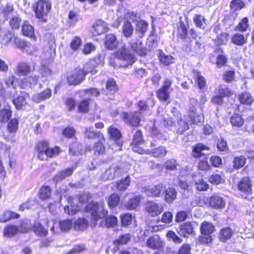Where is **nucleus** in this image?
Instances as JSON below:
<instances>
[{
  "label": "nucleus",
  "mask_w": 254,
  "mask_h": 254,
  "mask_svg": "<svg viewBox=\"0 0 254 254\" xmlns=\"http://www.w3.org/2000/svg\"><path fill=\"white\" fill-rule=\"evenodd\" d=\"M19 217V215L13 211L7 210L3 212V213L0 215V222H6L9 220L10 219L17 218Z\"/></svg>",
  "instance_id": "2f4dec72"
},
{
  "label": "nucleus",
  "mask_w": 254,
  "mask_h": 254,
  "mask_svg": "<svg viewBox=\"0 0 254 254\" xmlns=\"http://www.w3.org/2000/svg\"><path fill=\"white\" fill-rule=\"evenodd\" d=\"M93 71L92 69H87L85 71L81 67L76 68L72 70L70 74L67 77L66 81L69 85H77L84 79L85 75Z\"/></svg>",
  "instance_id": "20e7f679"
},
{
  "label": "nucleus",
  "mask_w": 254,
  "mask_h": 254,
  "mask_svg": "<svg viewBox=\"0 0 254 254\" xmlns=\"http://www.w3.org/2000/svg\"><path fill=\"white\" fill-rule=\"evenodd\" d=\"M49 144L48 142L41 141L38 142L37 144V149L38 152V157L39 159H43L46 156L43 154L44 150L48 149Z\"/></svg>",
  "instance_id": "c85d7f7f"
},
{
  "label": "nucleus",
  "mask_w": 254,
  "mask_h": 254,
  "mask_svg": "<svg viewBox=\"0 0 254 254\" xmlns=\"http://www.w3.org/2000/svg\"><path fill=\"white\" fill-rule=\"evenodd\" d=\"M51 8V2L47 0H39L35 7V12L38 18H41L43 22L47 21L45 17Z\"/></svg>",
  "instance_id": "7ed1b4c3"
},
{
  "label": "nucleus",
  "mask_w": 254,
  "mask_h": 254,
  "mask_svg": "<svg viewBox=\"0 0 254 254\" xmlns=\"http://www.w3.org/2000/svg\"><path fill=\"white\" fill-rule=\"evenodd\" d=\"M155 122L156 123H160L166 127H171L174 124V121L168 117L167 114L165 113L160 114L159 111H158V115Z\"/></svg>",
  "instance_id": "ddd939ff"
},
{
  "label": "nucleus",
  "mask_w": 254,
  "mask_h": 254,
  "mask_svg": "<svg viewBox=\"0 0 254 254\" xmlns=\"http://www.w3.org/2000/svg\"><path fill=\"white\" fill-rule=\"evenodd\" d=\"M240 191L246 193H251L252 192V185L250 179L248 177H244L239 182L238 185Z\"/></svg>",
  "instance_id": "2eb2a0df"
},
{
  "label": "nucleus",
  "mask_w": 254,
  "mask_h": 254,
  "mask_svg": "<svg viewBox=\"0 0 254 254\" xmlns=\"http://www.w3.org/2000/svg\"><path fill=\"white\" fill-rule=\"evenodd\" d=\"M32 230L38 236H45L48 234V230L39 222L35 221L32 226Z\"/></svg>",
  "instance_id": "bb28decb"
},
{
  "label": "nucleus",
  "mask_w": 254,
  "mask_h": 254,
  "mask_svg": "<svg viewBox=\"0 0 254 254\" xmlns=\"http://www.w3.org/2000/svg\"><path fill=\"white\" fill-rule=\"evenodd\" d=\"M120 200V196L116 193H113L109 196L107 201L108 206L110 208L115 207L119 204Z\"/></svg>",
  "instance_id": "a18cd8bd"
},
{
  "label": "nucleus",
  "mask_w": 254,
  "mask_h": 254,
  "mask_svg": "<svg viewBox=\"0 0 254 254\" xmlns=\"http://www.w3.org/2000/svg\"><path fill=\"white\" fill-rule=\"evenodd\" d=\"M22 32L24 35L31 38L34 35L33 27L26 22H24L22 26Z\"/></svg>",
  "instance_id": "37998d69"
},
{
  "label": "nucleus",
  "mask_w": 254,
  "mask_h": 254,
  "mask_svg": "<svg viewBox=\"0 0 254 254\" xmlns=\"http://www.w3.org/2000/svg\"><path fill=\"white\" fill-rule=\"evenodd\" d=\"M177 194V192L174 188H168L165 190V200L168 203H172L176 198Z\"/></svg>",
  "instance_id": "473e14b6"
},
{
  "label": "nucleus",
  "mask_w": 254,
  "mask_h": 254,
  "mask_svg": "<svg viewBox=\"0 0 254 254\" xmlns=\"http://www.w3.org/2000/svg\"><path fill=\"white\" fill-rule=\"evenodd\" d=\"M235 76V72L234 70L225 71L223 75V79L225 82L229 83L234 80Z\"/></svg>",
  "instance_id": "338daca9"
},
{
  "label": "nucleus",
  "mask_w": 254,
  "mask_h": 254,
  "mask_svg": "<svg viewBox=\"0 0 254 254\" xmlns=\"http://www.w3.org/2000/svg\"><path fill=\"white\" fill-rule=\"evenodd\" d=\"M18 127V122L16 119H13L8 123L7 128L9 132L14 133L16 132Z\"/></svg>",
  "instance_id": "864d4df0"
},
{
  "label": "nucleus",
  "mask_w": 254,
  "mask_h": 254,
  "mask_svg": "<svg viewBox=\"0 0 254 254\" xmlns=\"http://www.w3.org/2000/svg\"><path fill=\"white\" fill-rule=\"evenodd\" d=\"M29 97V94L26 92L23 91L21 92L20 95L13 100V103L15 108L20 110L27 104L26 98Z\"/></svg>",
  "instance_id": "dca6fc26"
},
{
  "label": "nucleus",
  "mask_w": 254,
  "mask_h": 254,
  "mask_svg": "<svg viewBox=\"0 0 254 254\" xmlns=\"http://www.w3.org/2000/svg\"><path fill=\"white\" fill-rule=\"evenodd\" d=\"M11 113L10 110L4 109L0 111V122L4 123L7 122L10 118Z\"/></svg>",
  "instance_id": "bf43d9fd"
},
{
  "label": "nucleus",
  "mask_w": 254,
  "mask_h": 254,
  "mask_svg": "<svg viewBox=\"0 0 254 254\" xmlns=\"http://www.w3.org/2000/svg\"><path fill=\"white\" fill-rule=\"evenodd\" d=\"M144 142L142 131L137 130L133 136L132 144H142Z\"/></svg>",
  "instance_id": "6e6d98bb"
},
{
  "label": "nucleus",
  "mask_w": 254,
  "mask_h": 254,
  "mask_svg": "<svg viewBox=\"0 0 254 254\" xmlns=\"http://www.w3.org/2000/svg\"><path fill=\"white\" fill-rule=\"evenodd\" d=\"M245 6L244 2L241 0H233L230 2V7L232 10H241Z\"/></svg>",
  "instance_id": "4d7b16f0"
},
{
  "label": "nucleus",
  "mask_w": 254,
  "mask_h": 254,
  "mask_svg": "<svg viewBox=\"0 0 254 254\" xmlns=\"http://www.w3.org/2000/svg\"><path fill=\"white\" fill-rule=\"evenodd\" d=\"M239 99L242 104L251 105L254 99L252 95L249 92H243L239 96Z\"/></svg>",
  "instance_id": "cd10ccee"
},
{
  "label": "nucleus",
  "mask_w": 254,
  "mask_h": 254,
  "mask_svg": "<svg viewBox=\"0 0 254 254\" xmlns=\"http://www.w3.org/2000/svg\"><path fill=\"white\" fill-rule=\"evenodd\" d=\"M214 229V226L211 223L204 221L201 224L200 231L202 235H211Z\"/></svg>",
  "instance_id": "7c9ffc66"
},
{
  "label": "nucleus",
  "mask_w": 254,
  "mask_h": 254,
  "mask_svg": "<svg viewBox=\"0 0 254 254\" xmlns=\"http://www.w3.org/2000/svg\"><path fill=\"white\" fill-rule=\"evenodd\" d=\"M218 93L222 97H229L233 95L232 91L225 85H220L218 87Z\"/></svg>",
  "instance_id": "603ef678"
},
{
  "label": "nucleus",
  "mask_w": 254,
  "mask_h": 254,
  "mask_svg": "<svg viewBox=\"0 0 254 254\" xmlns=\"http://www.w3.org/2000/svg\"><path fill=\"white\" fill-rule=\"evenodd\" d=\"M165 188V187L163 184H160L146 190V194L148 196H158L164 190Z\"/></svg>",
  "instance_id": "a878e982"
},
{
  "label": "nucleus",
  "mask_w": 254,
  "mask_h": 254,
  "mask_svg": "<svg viewBox=\"0 0 254 254\" xmlns=\"http://www.w3.org/2000/svg\"><path fill=\"white\" fill-rule=\"evenodd\" d=\"M74 169L75 168L72 167L58 172L53 178L54 181L57 183L65 179L72 174Z\"/></svg>",
  "instance_id": "f3484780"
},
{
  "label": "nucleus",
  "mask_w": 254,
  "mask_h": 254,
  "mask_svg": "<svg viewBox=\"0 0 254 254\" xmlns=\"http://www.w3.org/2000/svg\"><path fill=\"white\" fill-rule=\"evenodd\" d=\"M85 137L89 139L98 138L99 140L104 139L103 135L100 131H96L93 127H86L84 131Z\"/></svg>",
  "instance_id": "4be33fe9"
},
{
  "label": "nucleus",
  "mask_w": 254,
  "mask_h": 254,
  "mask_svg": "<svg viewBox=\"0 0 254 254\" xmlns=\"http://www.w3.org/2000/svg\"><path fill=\"white\" fill-rule=\"evenodd\" d=\"M204 150H209L208 146H205L202 143H198L196 145L193 149L192 156L195 158H199L203 154L202 151Z\"/></svg>",
  "instance_id": "4c0bfd02"
},
{
  "label": "nucleus",
  "mask_w": 254,
  "mask_h": 254,
  "mask_svg": "<svg viewBox=\"0 0 254 254\" xmlns=\"http://www.w3.org/2000/svg\"><path fill=\"white\" fill-rule=\"evenodd\" d=\"M123 119L126 124L132 127L137 126L140 121L139 113L137 112L125 113L123 114Z\"/></svg>",
  "instance_id": "6e6552de"
},
{
  "label": "nucleus",
  "mask_w": 254,
  "mask_h": 254,
  "mask_svg": "<svg viewBox=\"0 0 254 254\" xmlns=\"http://www.w3.org/2000/svg\"><path fill=\"white\" fill-rule=\"evenodd\" d=\"M193 229L191 223L187 222L183 223L180 226L178 233L180 236L184 237H187L188 235L193 234Z\"/></svg>",
  "instance_id": "5701e85b"
},
{
  "label": "nucleus",
  "mask_w": 254,
  "mask_h": 254,
  "mask_svg": "<svg viewBox=\"0 0 254 254\" xmlns=\"http://www.w3.org/2000/svg\"><path fill=\"white\" fill-rule=\"evenodd\" d=\"M86 209L90 213L92 218L95 221L102 219L108 214V211L104 208L102 204L100 205L97 202L89 203L86 206Z\"/></svg>",
  "instance_id": "f03ea898"
},
{
  "label": "nucleus",
  "mask_w": 254,
  "mask_h": 254,
  "mask_svg": "<svg viewBox=\"0 0 254 254\" xmlns=\"http://www.w3.org/2000/svg\"><path fill=\"white\" fill-rule=\"evenodd\" d=\"M129 49L138 56L144 57L146 55L147 50L142 45V41L140 40H130L129 42Z\"/></svg>",
  "instance_id": "0eeeda50"
},
{
  "label": "nucleus",
  "mask_w": 254,
  "mask_h": 254,
  "mask_svg": "<svg viewBox=\"0 0 254 254\" xmlns=\"http://www.w3.org/2000/svg\"><path fill=\"white\" fill-rule=\"evenodd\" d=\"M139 197L136 196L131 198L127 201L126 204V207L127 209H134L139 205Z\"/></svg>",
  "instance_id": "8fccbe9b"
},
{
  "label": "nucleus",
  "mask_w": 254,
  "mask_h": 254,
  "mask_svg": "<svg viewBox=\"0 0 254 254\" xmlns=\"http://www.w3.org/2000/svg\"><path fill=\"white\" fill-rule=\"evenodd\" d=\"M197 101L194 99L190 101V105L189 108V116L191 123L197 125L203 121V116L200 109L197 110L198 107Z\"/></svg>",
  "instance_id": "39448f33"
},
{
  "label": "nucleus",
  "mask_w": 254,
  "mask_h": 254,
  "mask_svg": "<svg viewBox=\"0 0 254 254\" xmlns=\"http://www.w3.org/2000/svg\"><path fill=\"white\" fill-rule=\"evenodd\" d=\"M154 105V101L148 99L147 101H140L138 103V107L141 112L148 110L150 107H153Z\"/></svg>",
  "instance_id": "a19ab883"
},
{
  "label": "nucleus",
  "mask_w": 254,
  "mask_h": 254,
  "mask_svg": "<svg viewBox=\"0 0 254 254\" xmlns=\"http://www.w3.org/2000/svg\"><path fill=\"white\" fill-rule=\"evenodd\" d=\"M105 46L109 50H114L118 46L117 38L113 34H107L105 38Z\"/></svg>",
  "instance_id": "aec40b11"
},
{
  "label": "nucleus",
  "mask_w": 254,
  "mask_h": 254,
  "mask_svg": "<svg viewBox=\"0 0 254 254\" xmlns=\"http://www.w3.org/2000/svg\"><path fill=\"white\" fill-rule=\"evenodd\" d=\"M108 132L109 134L110 138L114 140L117 145L120 147V149H121L123 142L121 140L122 135L120 130L116 127H110L108 129Z\"/></svg>",
  "instance_id": "9b49d317"
},
{
  "label": "nucleus",
  "mask_w": 254,
  "mask_h": 254,
  "mask_svg": "<svg viewBox=\"0 0 254 254\" xmlns=\"http://www.w3.org/2000/svg\"><path fill=\"white\" fill-rule=\"evenodd\" d=\"M135 57L128 53L126 46L124 45L121 49L119 50L114 61L111 60L109 64L116 68L117 67H127L132 65L135 62Z\"/></svg>",
  "instance_id": "f257e3e1"
},
{
  "label": "nucleus",
  "mask_w": 254,
  "mask_h": 254,
  "mask_svg": "<svg viewBox=\"0 0 254 254\" xmlns=\"http://www.w3.org/2000/svg\"><path fill=\"white\" fill-rule=\"evenodd\" d=\"M146 210L152 217L160 214L163 211V207L161 204L152 201L146 203Z\"/></svg>",
  "instance_id": "9d476101"
},
{
  "label": "nucleus",
  "mask_w": 254,
  "mask_h": 254,
  "mask_svg": "<svg viewBox=\"0 0 254 254\" xmlns=\"http://www.w3.org/2000/svg\"><path fill=\"white\" fill-rule=\"evenodd\" d=\"M157 96L162 101H166L170 97V91L161 87L157 91Z\"/></svg>",
  "instance_id": "680f3d73"
},
{
  "label": "nucleus",
  "mask_w": 254,
  "mask_h": 254,
  "mask_svg": "<svg viewBox=\"0 0 254 254\" xmlns=\"http://www.w3.org/2000/svg\"><path fill=\"white\" fill-rule=\"evenodd\" d=\"M130 184V178L127 177L125 179L120 181L117 183L116 187L119 190L124 191Z\"/></svg>",
  "instance_id": "09e8293b"
},
{
  "label": "nucleus",
  "mask_w": 254,
  "mask_h": 254,
  "mask_svg": "<svg viewBox=\"0 0 254 254\" xmlns=\"http://www.w3.org/2000/svg\"><path fill=\"white\" fill-rule=\"evenodd\" d=\"M72 223L71 220L69 219L61 221L59 226L63 232H66L70 230L72 227Z\"/></svg>",
  "instance_id": "5fc2aeb1"
},
{
  "label": "nucleus",
  "mask_w": 254,
  "mask_h": 254,
  "mask_svg": "<svg viewBox=\"0 0 254 254\" xmlns=\"http://www.w3.org/2000/svg\"><path fill=\"white\" fill-rule=\"evenodd\" d=\"M248 22L249 20L247 17L243 18L236 27V30L240 32L246 31L249 26Z\"/></svg>",
  "instance_id": "e2e57ef3"
},
{
  "label": "nucleus",
  "mask_w": 254,
  "mask_h": 254,
  "mask_svg": "<svg viewBox=\"0 0 254 254\" xmlns=\"http://www.w3.org/2000/svg\"><path fill=\"white\" fill-rule=\"evenodd\" d=\"M32 71V68L29 64L25 62H21L17 65L15 73L18 76H25Z\"/></svg>",
  "instance_id": "f8f14e48"
},
{
  "label": "nucleus",
  "mask_w": 254,
  "mask_h": 254,
  "mask_svg": "<svg viewBox=\"0 0 254 254\" xmlns=\"http://www.w3.org/2000/svg\"><path fill=\"white\" fill-rule=\"evenodd\" d=\"M118 224V219L114 216H109L106 217L105 219V226L107 228L115 227Z\"/></svg>",
  "instance_id": "052dcab7"
},
{
  "label": "nucleus",
  "mask_w": 254,
  "mask_h": 254,
  "mask_svg": "<svg viewBox=\"0 0 254 254\" xmlns=\"http://www.w3.org/2000/svg\"><path fill=\"white\" fill-rule=\"evenodd\" d=\"M148 23L143 20H139L136 22L135 27V34L137 35V37L142 38L147 29Z\"/></svg>",
  "instance_id": "a211bd4d"
},
{
  "label": "nucleus",
  "mask_w": 254,
  "mask_h": 254,
  "mask_svg": "<svg viewBox=\"0 0 254 254\" xmlns=\"http://www.w3.org/2000/svg\"><path fill=\"white\" fill-rule=\"evenodd\" d=\"M124 35L126 37H130L133 32V28L130 22L127 21L124 23L122 27Z\"/></svg>",
  "instance_id": "c03bdc74"
},
{
  "label": "nucleus",
  "mask_w": 254,
  "mask_h": 254,
  "mask_svg": "<svg viewBox=\"0 0 254 254\" xmlns=\"http://www.w3.org/2000/svg\"><path fill=\"white\" fill-rule=\"evenodd\" d=\"M52 95V91L50 89H46L39 94L33 95L32 100L36 103H40L45 100L49 99Z\"/></svg>",
  "instance_id": "6ab92c4d"
},
{
  "label": "nucleus",
  "mask_w": 254,
  "mask_h": 254,
  "mask_svg": "<svg viewBox=\"0 0 254 254\" xmlns=\"http://www.w3.org/2000/svg\"><path fill=\"white\" fill-rule=\"evenodd\" d=\"M43 154L46 156L43 159H40L41 160H46L48 158H52L56 155H58L61 150L58 147H55V148L49 147L48 149L44 150L43 151Z\"/></svg>",
  "instance_id": "72a5a7b5"
},
{
  "label": "nucleus",
  "mask_w": 254,
  "mask_h": 254,
  "mask_svg": "<svg viewBox=\"0 0 254 254\" xmlns=\"http://www.w3.org/2000/svg\"><path fill=\"white\" fill-rule=\"evenodd\" d=\"M188 24H185L183 21H180L178 27V31L181 38H185L188 34Z\"/></svg>",
  "instance_id": "0e129e2a"
},
{
  "label": "nucleus",
  "mask_w": 254,
  "mask_h": 254,
  "mask_svg": "<svg viewBox=\"0 0 254 254\" xmlns=\"http://www.w3.org/2000/svg\"><path fill=\"white\" fill-rule=\"evenodd\" d=\"M104 139L99 140V141L94 144L93 150L95 155L103 154L105 152V147L103 143Z\"/></svg>",
  "instance_id": "3c124183"
},
{
  "label": "nucleus",
  "mask_w": 254,
  "mask_h": 254,
  "mask_svg": "<svg viewBox=\"0 0 254 254\" xmlns=\"http://www.w3.org/2000/svg\"><path fill=\"white\" fill-rule=\"evenodd\" d=\"M21 19L18 13L14 14L10 19L9 24L12 30L18 29L21 24Z\"/></svg>",
  "instance_id": "c756f323"
},
{
  "label": "nucleus",
  "mask_w": 254,
  "mask_h": 254,
  "mask_svg": "<svg viewBox=\"0 0 254 254\" xmlns=\"http://www.w3.org/2000/svg\"><path fill=\"white\" fill-rule=\"evenodd\" d=\"M167 153L166 147L160 146L158 148H154L151 150V153L155 157H162L165 156Z\"/></svg>",
  "instance_id": "49530a36"
},
{
  "label": "nucleus",
  "mask_w": 254,
  "mask_h": 254,
  "mask_svg": "<svg viewBox=\"0 0 254 254\" xmlns=\"http://www.w3.org/2000/svg\"><path fill=\"white\" fill-rule=\"evenodd\" d=\"M247 38L239 33L234 34L231 38L232 43L237 46H243L247 43Z\"/></svg>",
  "instance_id": "c9c22d12"
},
{
  "label": "nucleus",
  "mask_w": 254,
  "mask_h": 254,
  "mask_svg": "<svg viewBox=\"0 0 254 254\" xmlns=\"http://www.w3.org/2000/svg\"><path fill=\"white\" fill-rule=\"evenodd\" d=\"M107 95H112L117 91V85L114 79L110 78L108 79L106 84V89H103Z\"/></svg>",
  "instance_id": "b1692460"
},
{
  "label": "nucleus",
  "mask_w": 254,
  "mask_h": 254,
  "mask_svg": "<svg viewBox=\"0 0 254 254\" xmlns=\"http://www.w3.org/2000/svg\"><path fill=\"white\" fill-rule=\"evenodd\" d=\"M159 59L160 61L165 66L169 65L174 63L173 57L167 55L162 51L159 53Z\"/></svg>",
  "instance_id": "ea45409f"
},
{
  "label": "nucleus",
  "mask_w": 254,
  "mask_h": 254,
  "mask_svg": "<svg viewBox=\"0 0 254 254\" xmlns=\"http://www.w3.org/2000/svg\"><path fill=\"white\" fill-rule=\"evenodd\" d=\"M232 231L229 228L226 227L222 229L220 233L219 239L221 242H225L229 239L232 236Z\"/></svg>",
  "instance_id": "79ce46f5"
},
{
  "label": "nucleus",
  "mask_w": 254,
  "mask_h": 254,
  "mask_svg": "<svg viewBox=\"0 0 254 254\" xmlns=\"http://www.w3.org/2000/svg\"><path fill=\"white\" fill-rule=\"evenodd\" d=\"M52 189L49 186H43L39 190V197L43 200L49 199L51 195Z\"/></svg>",
  "instance_id": "e433bc0d"
},
{
  "label": "nucleus",
  "mask_w": 254,
  "mask_h": 254,
  "mask_svg": "<svg viewBox=\"0 0 254 254\" xmlns=\"http://www.w3.org/2000/svg\"><path fill=\"white\" fill-rule=\"evenodd\" d=\"M87 226V221L83 218L78 219L74 223V227L76 230H83Z\"/></svg>",
  "instance_id": "774afa93"
},
{
  "label": "nucleus",
  "mask_w": 254,
  "mask_h": 254,
  "mask_svg": "<svg viewBox=\"0 0 254 254\" xmlns=\"http://www.w3.org/2000/svg\"><path fill=\"white\" fill-rule=\"evenodd\" d=\"M193 21L196 26L199 28H204L205 23L204 17L200 14H196L193 17Z\"/></svg>",
  "instance_id": "69168bd1"
},
{
  "label": "nucleus",
  "mask_w": 254,
  "mask_h": 254,
  "mask_svg": "<svg viewBox=\"0 0 254 254\" xmlns=\"http://www.w3.org/2000/svg\"><path fill=\"white\" fill-rule=\"evenodd\" d=\"M108 26L107 24L102 20H98L93 25L91 32L95 36L101 35L107 32Z\"/></svg>",
  "instance_id": "1a4fd4ad"
},
{
  "label": "nucleus",
  "mask_w": 254,
  "mask_h": 254,
  "mask_svg": "<svg viewBox=\"0 0 254 254\" xmlns=\"http://www.w3.org/2000/svg\"><path fill=\"white\" fill-rule=\"evenodd\" d=\"M230 122L233 126L240 127L244 122V120L239 114H234L231 118Z\"/></svg>",
  "instance_id": "de8ad7c7"
},
{
  "label": "nucleus",
  "mask_w": 254,
  "mask_h": 254,
  "mask_svg": "<svg viewBox=\"0 0 254 254\" xmlns=\"http://www.w3.org/2000/svg\"><path fill=\"white\" fill-rule=\"evenodd\" d=\"M148 248L153 250H158L163 247L164 243L158 235H154L148 239L146 242Z\"/></svg>",
  "instance_id": "4468645a"
},
{
  "label": "nucleus",
  "mask_w": 254,
  "mask_h": 254,
  "mask_svg": "<svg viewBox=\"0 0 254 254\" xmlns=\"http://www.w3.org/2000/svg\"><path fill=\"white\" fill-rule=\"evenodd\" d=\"M246 158L242 155L235 157L233 161V167L235 169L242 168L246 164Z\"/></svg>",
  "instance_id": "58836bf2"
},
{
  "label": "nucleus",
  "mask_w": 254,
  "mask_h": 254,
  "mask_svg": "<svg viewBox=\"0 0 254 254\" xmlns=\"http://www.w3.org/2000/svg\"><path fill=\"white\" fill-rule=\"evenodd\" d=\"M31 228H32L30 220L25 219L21 222L19 231L22 233L28 232L31 230Z\"/></svg>",
  "instance_id": "13d9d810"
},
{
  "label": "nucleus",
  "mask_w": 254,
  "mask_h": 254,
  "mask_svg": "<svg viewBox=\"0 0 254 254\" xmlns=\"http://www.w3.org/2000/svg\"><path fill=\"white\" fill-rule=\"evenodd\" d=\"M5 37H6L8 39L7 42H13L16 47L20 49H23L26 46V43L19 39L17 37L12 35L11 34L9 33V34L6 35Z\"/></svg>",
  "instance_id": "393cba45"
},
{
  "label": "nucleus",
  "mask_w": 254,
  "mask_h": 254,
  "mask_svg": "<svg viewBox=\"0 0 254 254\" xmlns=\"http://www.w3.org/2000/svg\"><path fill=\"white\" fill-rule=\"evenodd\" d=\"M19 231L18 227L14 225H7L4 229V237L11 238L14 236Z\"/></svg>",
  "instance_id": "f704fd0d"
},
{
  "label": "nucleus",
  "mask_w": 254,
  "mask_h": 254,
  "mask_svg": "<svg viewBox=\"0 0 254 254\" xmlns=\"http://www.w3.org/2000/svg\"><path fill=\"white\" fill-rule=\"evenodd\" d=\"M101 179L102 181L112 180L121 173V168L118 165L111 166L108 169H101Z\"/></svg>",
  "instance_id": "423d86ee"
},
{
  "label": "nucleus",
  "mask_w": 254,
  "mask_h": 254,
  "mask_svg": "<svg viewBox=\"0 0 254 254\" xmlns=\"http://www.w3.org/2000/svg\"><path fill=\"white\" fill-rule=\"evenodd\" d=\"M210 205L214 208H222L225 205L223 198L218 195H214L210 197Z\"/></svg>",
  "instance_id": "412c9836"
}]
</instances>
